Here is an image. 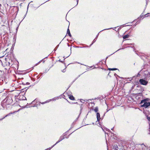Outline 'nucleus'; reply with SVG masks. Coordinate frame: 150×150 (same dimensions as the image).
Returning <instances> with one entry per match:
<instances>
[{"mask_svg":"<svg viewBox=\"0 0 150 150\" xmlns=\"http://www.w3.org/2000/svg\"><path fill=\"white\" fill-rule=\"evenodd\" d=\"M146 99H144L141 101L140 103L141 104L144 103L141 106L142 107H144L145 108H147L148 107L150 106V103L146 102Z\"/></svg>","mask_w":150,"mask_h":150,"instance_id":"obj_1","label":"nucleus"},{"mask_svg":"<svg viewBox=\"0 0 150 150\" xmlns=\"http://www.w3.org/2000/svg\"><path fill=\"white\" fill-rule=\"evenodd\" d=\"M140 83L142 85H146L148 83V81L143 79H140L139 80Z\"/></svg>","mask_w":150,"mask_h":150,"instance_id":"obj_2","label":"nucleus"},{"mask_svg":"<svg viewBox=\"0 0 150 150\" xmlns=\"http://www.w3.org/2000/svg\"><path fill=\"white\" fill-rule=\"evenodd\" d=\"M142 148V150H148V148L145 145L142 144L141 145Z\"/></svg>","mask_w":150,"mask_h":150,"instance_id":"obj_3","label":"nucleus"},{"mask_svg":"<svg viewBox=\"0 0 150 150\" xmlns=\"http://www.w3.org/2000/svg\"><path fill=\"white\" fill-rule=\"evenodd\" d=\"M57 98H54L52 99L47 100L46 101V102L45 103H48V102H49L50 101H51L55 100H56V99H57Z\"/></svg>","mask_w":150,"mask_h":150,"instance_id":"obj_4","label":"nucleus"},{"mask_svg":"<svg viewBox=\"0 0 150 150\" xmlns=\"http://www.w3.org/2000/svg\"><path fill=\"white\" fill-rule=\"evenodd\" d=\"M97 118L98 121H99L100 119V114L98 112L97 113Z\"/></svg>","mask_w":150,"mask_h":150,"instance_id":"obj_5","label":"nucleus"},{"mask_svg":"<svg viewBox=\"0 0 150 150\" xmlns=\"http://www.w3.org/2000/svg\"><path fill=\"white\" fill-rule=\"evenodd\" d=\"M64 138V135H62L61 136L60 138H59V140L61 141Z\"/></svg>","mask_w":150,"mask_h":150,"instance_id":"obj_6","label":"nucleus"},{"mask_svg":"<svg viewBox=\"0 0 150 150\" xmlns=\"http://www.w3.org/2000/svg\"><path fill=\"white\" fill-rule=\"evenodd\" d=\"M12 113H9V114H8L6 115L3 118H2V119H0V120H3V119H4L5 117H7V116H10L11 114H12Z\"/></svg>","mask_w":150,"mask_h":150,"instance_id":"obj_7","label":"nucleus"},{"mask_svg":"<svg viewBox=\"0 0 150 150\" xmlns=\"http://www.w3.org/2000/svg\"><path fill=\"white\" fill-rule=\"evenodd\" d=\"M67 33H68V35H69V36L70 37H71V35L70 34V31L69 29V28H68V29H67Z\"/></svg>","mask_w":150,"mask_h":150,"instance_id":"obj_8","label":"nucleus"},{"mask_svg":"<svg viewBox=\"0 0 150 150\" xmlns=\"http://www.w3.org/2000/svg\"><path fill=\"white\" fill-rule=\"evenodd\" d=\"M69 98L72 100H74V98L72 96H69Z\"/></svg>","mask_w":150,"mask_h":150,"instance_id":"obj_9","label":"nucleus"},{"mask_svg":"<svg viewBox=\"0 0 150 150\" xmlns=\"http://www.w3.org/2000/svg\"><path fill=\"white\" fill-rule=\"evenodd\" d=\"M129 37V35H125L123 36V38L124 39H126V38H128Z\"/></svg>","mask_w":150,"mask_h":150,"instance_id":"obj_10","label":"nucleus"},{"mask_svg":"<svg viewBox=\"0 0 150 150\" xmlns=\"http://www.w3.org/2000/svg\"><path fill=\"white\" fill-rule=\"evenodd\" d=\"M94 110L96 112H97L98 111V109L97 107H96L95 108Z\"/></svg>","mask_w":150,"mask_h":150,"instance_id":"obj_11","label":"nucleus"},{"mask_svg":"<svg viewBox=\"0 0 150 150\" xmlns=\"http://www.w3.org/2000/svg\"><path fill=\"white\" fill-rule=\"evenodd\" d=\"M60 142V141L59 140H58V141H57L56 143L54 144L52 146V147H54L55 145H56L58 143H59V142Z\"/></svg>","mask_w":150,"mask_h":150,"instance_id":"obj_12","label":"nucleus"},{"mask_svg":"<svg viewBox=\"0 0 150 150\" xmlns=\"http://www.w3.org/2000/svg\"><path fill=\"white\" fill-rule=\"evenodd\" d=\"M109 69L110 70H117V69H116V68H112V69L110 68V69Z\"/></svg>","mask_w":150,"mask_h":150,"instance_id":"obj_13","label":"nucleus"},{"mask_svg":"<svg viewBox=\"0 0 150 150\" xmlns=\"http://www.w3.org/2000/svg\"><path fill=\"white\" fill-rule=\"evenodd\" d=\"M53 147H52V146L51 147H50L49 148H48L46 149L45 150H50V149H51Z\"/></svg>","mask_w":150,"mask_h":150,"instance_id":"obj_14","label":"nucleus"},{"mask_svg":"<svg viewBox=\"0 0 150 150\" xmlns=\"http://www.w3.org/2000/svg\"><path fill=\"white\" fill-rule=\"evenodd\" d=\"M147 119L149 121H150V117L148 116L147 117Z\"/></svg>","mask_w":150,"mask_h":150,"instance_id":"obj_15","label":"nucleus"},{"mask_svg":"<svg viewBox=\"0 0 150 150\" xmlns=\"http://www.w3.org/2000/svg\"><path fill=\"white\" fill-rule=\"evenodd\" d=\"M96 41V40L95 39H94L93 40V43H92V44H93V43H94V42H95Z\"/></svg>","mask_w":150,"mask_h":150,"instance_id":"obj_16","label":"nucleus"},{"mask_svg":"<svg viewBox=\"0 0 150 150\" xmlns=\"http://www.w3.org/2000/svg\"><path fill=\"white\" fill-rule=\"evenodd\" d=\"M111 28H110L105 29H104L103 30H102V31H103V30H109V29H111ZM101 31H102V30Z\"/></svg>","mask_w":150,"mask_h":150,"instance_id":"obj_17","label":"nucleus"},{"mask_svg":"<svg viewBox=\"0 0 150 150\" xmlns=\"http://www.w3.org/2000/svg\"><path fill=\"white\" fill-rule=\"evenodd\" d=\"M65 71H66L65 69H64L62 71V72H64Z\"/></svg>","mask_w":150,"mask_h":150,"instance_id":"obj_18","label":"nucleus"},{"mask_svg":"<svg viewBox=\"0 0 150 150\" xmlns=\"http://www.w3.org/2000/svg\"><path fill=\"white\" fill-rule=\"evenodd\" d=\"M46 102V101L45 102H42V103H41L40 102V103H41V104H44V103H45Z\"/></svg>","mask_w":150,"mask_h":150,"instance_id":"obj_19","label":"nucleus"},{"mask_svg":"<svg viewBox=\"0 0 150 150\" xmlns=\"http://www.w3.org/2000/svg\"><path fill=\"white\" fill-rule=\"evenodd\" d=\"M41 61H42V60L40 61L37 64H36V65H37L38 64H39L41 62Z\"/></svg>","mask_w":150,"mask_h":150,"instance_id":"obj_20","label":"nucleus"},{"mask_svg":"<svg viewBox=\"0 0 150 150\" xmlns=\"http://www.w3.org/2000/svg\"><path fill=\"white\" fill-rule=\"evenodd\" d=\"M84 100H82V101H81V102L83 103V102H84Z\"/></svg>","mask_w":150,"mask_h":150,"instance_id":"obj_21","label":"nucleus"},{"mask_svg":"<svg viewBox=\"0 0 150 150\" xmlns=\"http://www.w3.org/2000/svg\"><path fill=\"white\" fill-rule=\"evenodd\" d=\"M59 61L61 62H62V61H61L60 59H59Z\"/></svg>","mask_w":150,"mask_h":150,"instance_id":"obj_22","label":"nucleus"},{"mask_svg":"<svg viewBox=\"0 0 150 150\" xmlns=\"http://www.w3.org/2000/svg\"><path fill=\"white\" fill-rule=\"evenodd\" d=\"M78 1H79V0H77V4H78Z\"/></svg>","mask_w":150,"mask_h":150,"instance_id":"obj_23","label":"nucleus"},{"mask_svg":"<svg viewBox=\"0 0 150 150\" xmlns=\"http://www.w3.org/2000/svg\"><path fill=\"white\" fill-rule=\"evenodd\" d=\"M98 35H97V36H96V38H97L98 37Z\"/></svg>","mask_w":150,"mask_h":150,"instance_id":"obj_24","label":"nucleus"},{"mask_svg":"<svg viewBox=\"0 0 150 150\" xmlns=\"http://www.w3.org/2000/svg\"><path fill=\"white\" fill-rule=\"evenodd\" d=\"M113 128H113H113H112V129H112V130H113Z\"/></svg>","mask_w":150,"mask_h":150,"instance_id":"obj_25","label":"nucleus"},{"mask_svg":"<svg viewBox=\"0 0 150 150\" xmlns=\"http://www.w3.org/2000/svg\"><path fill=\"white\" fill-rule=\"evenodd\" d=\"M115 75H117L116 74H115Z\"/></svg>","mask_w":150,"mask_h":150,"instance_id":"obj_26","label":"nucleus"},{"mask_svg":"<svg viewBox=\"0 0 150 150\" xmlns=\"http://www.w3.org/2000/svg\"><path fill=\"white\" fill-rule=\"evenodd\" d=\"M81 47V48L82 47Z\"/></svg>","mask_w":150,"mask_h":150,"instance_id":"obj_27","label":"nucleus"},{"mask_svg":"<svg viewBox=\"0 0 150 150\" xmlns=\"http://www.w3.org/2000/svg\"><path fill=\"white\" fill-rule=\"evenodd\" d=\"M16 112V111L15 112H13V113H14L15 112Z\"/></svg>","mask_w":150,"mask_h":150,"instance_id":"obj_28","label":"nucleus"},{"mask_svg":"<svg viewBox=\"0 0 150 150\" xmlns=\"http://www.w3.org/2000/svg\"><path fill=\"white\" fill-rule=\"evenodd\" d=\"M19 110H18V111H16V112H18V111H19Z\"/></svg>","mask_w":150,"mask_h":150,"instance_id":"obj_29","label":"nucleus"}]
</instances>
